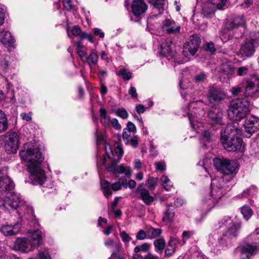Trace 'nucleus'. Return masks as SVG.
Listing matches in <instances>:
<instances>
[{"instance_id":"14","label":"nucleus","mask_w":259,"mask_h":259,"mask_svg":"<svg viewBox=\"0 0 259 259\" xmlns=\"http://www.w3.org/2000/svg\"><path fill=\"white\" fill-rule=\"evenodd\" d=\"M99 113L100 122L104 126L108 128L113 127L117 130L121 129V126L118 120L115 118H111L105 109L101 108L99 110Z\"/></svg>"},{"instance_id":"56","label":"nucleus","mask_w":259,"mask_h":259,"mask_svg":"<svg viewBox=\"0 0 259 259\" xmlns=\"http://www.w3.org/2000/svg\"><path fill=\"white\" fill-rule=\"evenodd\" d=\"M146 237L147 238V231L145 232L143 230H141L139 232H138L136 235V239L137 240H144Z\"/></svg>"},{"instance_id":"36","label":"nucleus","mask_w":259,"mask_h":259,"mask_svg":"<svg viewBox=\"0 0 259 259\" xmlns=\"http://www.w3.org/2000/svg\"><path fill=\"white\" fill-rule=\"evenodd\" d=\"M175 216L174 212L169 208H168L163 213L162 217V221L166 223H170L172 221Z\"/></svg>"},{"instance_id":"57","label":"nucleus","mask_w":259,"mask_h":259,"mask_svg":"<svg viewBox=\"0 0 259 259\" xmlns=\"http://www.w3.org/2000/svg\"><path fill=\"white\" fill-rule=\"evenodd\" d=\"M81 32V29L78 26H74L71 29L72 34L75 36H80Z\"/></svg>"},{"instance_id":"44","label":"nucleus","mask_w":259,"mask_h":259,"mask_svg":"<svg viewBox=\"0 0 259 259\" xmlns=\"http://www.w3.org/2000/svg\"><path fill=\"white\" fill-rule=\"evenodd\" d=\"M248 239L253 241V244L257 246V244L259 243V228L256 229L252 233L248 236Z\"/></svg>"},{"instance_id":"35","label":"nucleus","mask_w":259,"mask_h":259,"mask_svg":"<svg viewBox=\"0 0 259 259\" xmlns=\"http://www.w3.org/2000/svg\"><path fill=\"white\" fill-rule=\"evenodd\" d=\"M165 1L166 0H149V3L154 6V10H158L159 14H160L163 10Z\"/></svg>"},{"instance_id":"43","label":"nucleus","mask_w":259,"mask_h":259,"mask_svg":"<svg viewBox=\"0 0 259 259\" xmlns=\"http://www.w3.org/2000/svg\"><path fill=\"white\" fill-rule=\"evenodd\" d=\"M154 245L157 252H161L165 246V241L162 238L156 239L154 241Z\"/></svg>"},{"instance_id":"8","label":"nucleus","mask_w":259,"mask_h":259,"mask_svg":"<svg viewBox=\"0 0 259 259\" xmlns=\"http://www.w3.org/2000/svg\"><path fill=\"white\" fill-rule=\"evenodd\" d=\"M213 164L215 168L223 174L231 175L237 172L238 165L234 160L225 158H215L213 159Z\"/></svg>"},{"instance_id":"24","label":"nucleus","mask_w":259,"mask_h":259,"mask_svg":"<svg viewBox=\"0 0 259 259\" xmlns=\"http://www.w3.org/2000/svg\"><path fill=\"white\" fill-rule=\"evenodd\" d=\"M226 97V94L213 87H210L209 89L208 94L207 95V98L210 103H212L213 101H219L223 100Z\"/></svg>"},{"instance_id":"39","label":"nucleus","mask_w":259,"mask_h":259,"mask_svg":"<svg viewBox=\"0 0 259 259\" xmlns=\"http://www.w3.org/2000/svg\"><path fill=\"white\" fill-rule=\"evenodd\" d=\"M160 180L163 188L166 190L169 191L172 187L173 185L169 179L166 176L161 177Z\"/></svg>"},{"instance_id":"5","label":"nucleus","mask_w":259,"mask_h":259,"mask_svg":"<svg viewBox=\"0 0 259 259\" xmlns=\"http://www.w3.org/2000/svg\"><path fill=\"white\" fill-rule=\"evenodd\" d=\"M223 180L213 179L211 184L210 192L205 195L201 202V209L204 211H209L219 201L224 194L225 191L221 183Z\"/></svg>"},{"instance_id":"31","label":"nucleus","mask_w":259,"mask_h":259,"mask_svg":"<svg viewBox=\"0 0 259 259\" xmlns=\"http://www.w3.org/2000/svg\"><path fill=\"white\" fill-rule=\"evenodd\" d=\"M179 241L175 238H171L165 250V254L167 257L171 256L176 251Z\"/></svg>"},{"instance_id":"45","label":"nucleus","mask_w":259,"mask_h":259,"mask_svg":"<svg viewBox=\"0 0 259 259\" xmlns=\"http://www.w3.org/2000/svg\"><path fill=\"white\" fill-rule=\"evenodd\" d=\"M133 259H159V257L148 252L144 257L138 253H135L133 255Z\"/></svg>"},{"instance_id":"62","label":"nucleus","mask_w":259,"mask_h":259,"mask_svg":"<svg viewBox=\"0 0 259 259\" xmlns=\"http://www.w3.org/2000/svg\"><path fill=\"white\" fill-rule=\"evenodd\" d=\"M63 4L66 10L69 11L72 9L73 6L71 0H63Z\"/></svg>"},{"instance_id":"41","label":"nucleus","mask_w":259,"mask_h":259,"mask_svg":"<svg viewBox=\"0 0 259 259\" xmlns=\"http://www.w3.org/2000/svg\"><path fill=\"white\" fill-rule=\"evenodd\" d=\"M244 20L242 17L237 16L234 18L232 22L229 24L228 28L233 29L236 26L242 25L244 24Z\"/></svg>"},{"instance_id":"46","label":"nucleus","mask_w":259,"mask_h":259,"mask_svg":"<svg viewBox=\"0 0 259 259\" xmlns=\"http://www.w3.org/2000/svg\"><path fill=\"white\" fill-rule=\"evenodd\" d=\"M9 66V62L6 58H2L0 60V74L6 73L8 70Z\"/></svg>"},{"instance_id":"63","label":"nucleus","mask_w":259,"mask_h":259,"mask_svg":"<svg viewBox=\"0 0 259 259\" xmlns=\"http://www.w3.org/2000/svg\"><path fill=\"white\" fill-rule=\"evenodd\" d=\"M227 2V0H220L218 3H214L216 6V9L219 10L223 9L224 7L225 6Z\"/></svg>"},{"instance_id":"18","label":"nucleus","mask_w":259,"mask_h":259,"mask_svg":"<svg viewBox=\"0 0 259 259\" xmlns=\"http://www.w3.org/2000/svg\"><path fill=\"white\" fill-rule=\"evenodd\" d=\"M159 53L168 58L171 57L174 55L172 46H173L172 42L170 39H161L159 41Z\"/></svg>"},{"instance_id":"60","label":"nucleus","mask_w":259,"mask_h":259,"mask_svg":"<svg viewBox=\"0 0 259 259\" xmlns=\"http://www.w3.org/2000/svg\"><path fill=\"white\" fill-rule=\"evenodd\" d=\"M135 109L138 113L141 114L146 111V107L142 104H137L135 107Z\"/></svg>"},{"instance_id":"9","label":"nucleus","mask_w":259,"mask_h":259,"mask_svg":"<svg viewBox=\"0 0 259 259\" xmlns=\"http://www.w3.org/2000/svg\"><path fill=\"white\" fill-rule=\"evenodd\" d=\"M24 203L18 193H7L4 198L0 197V207L3 208H8L9 207H10L12 208L16 209L19 206L24 207H25L23 205Z\"/></svg>"},{"instance_id":"19","label":"nucleus","mask_w":259,"mask_h":259,"mask_svg":"<svg viewBox=\"0 0 259 259\" xmlns=\"http://www.w3.org/2000/svg\"><path fill=\"white\" fill-rule=\"evenodd\" d=\"M21 228V224L17 222L13 224H6L0 228L1 232L5 236L15 235L18 233Z\"/></svg>"},{"instance_id":"13","label":"nucleus","mask_w":259,"mask_h":259,"mask_svg":"<svg viewBox=\"0 0 259 259\" xmlns=\"http://www.w3.org/2000/svg\"><path fill=\"white\" fill-rule=\"evenodd\" d=\"M200 42V39L197 35L190 36L189 40L184 46V55L188 57L194 56L199 48Z\"/></svg>"},{"instance_id":"16","label":"nucleus","mask_w":259,"mask_h":259,"mask_svg":"<svg viewBox=\"0 0 259 259\" xmlns=\"http://www.w3.org/2000/svg\"><path fill=\"white\" fill-rule=\"evenodd\" d=\"M8 167L0 168V191H10L15 187L13 181L8 176Z\"/></svg>"},{"instance_id":"40","label":"nucleus","mask_w":259,"mask_h":259,"mask_svg":"<svg viewBox=\"0 0 259 259\" xmlns=\"http://www.w3.org/2000/svg\"><path fill=\"white\" fill-rule=\"evenodd\" d=\"M221 69L224 74L227 75L228 77H229V76L234 72V68L231 64L227 63H224L222 64Z\"/></svg>"},{"instance_id":"21","label":"nucleus","mask_w":259,"mask_h":259,"mask_svg":"<svg viewBox=\"0 0 259 259\" xmlns=\"http://www.w3.org/2000/svg\"><path fill=\"white\" fill-rule=\"evenodd\" d=\"M256 249L257 246L255 244L250 243H244L240 247L241 258L245 259V257L249 258Z\"/></svg>"},{"instance_id":"4","label":"nucleus","mask_w":259,"mask_h":259,"mask_svg":"<svg viewBox=\"0 0 259 259\" xmlns=\"http://www.w3.org/2000/svg\"><path fill=\"white\" fill-rule=\"evenodd\" d=\"M106 154H104L101 159L102 164L105 166L108 171L114 174H124L130 178L132 174V170L130 166L125 164L117 165L119 162V159H115V155L111 150L110 146L107 144L105 145Z\"/></svg>"},{"instance_id":"11","label":"nucleus","mask_w":259,"mask_h":259,"mask_svg":"<svg viewBox=\"0 0 259 259\" xmlns=\"http://www.w3.org/2000/svg\"><path fill=\"white\" fill-rule=\"evenodd\" d=\"M230 243L231 239L223 233L218 238L217 241H215L213 236L210 235L209 237V245L211 251L214 253H217L220 250L227 247Z\"/></svg>"},{"instance_id":"30","label":"nucleus","mask_w":259,"mask_h":259,"mask_svg":"<svg viewBox=\"0 0 259 259\" xmlns=\"http://www.w3.org/2000/svg\"><path fill=\"white\" fill-rule=\"evenodd\" d=\"M0 41L4 45L11 46L14 42V38L8 31L0 32Z\"/></svg>"},{"instance_id":"51","label":"nucleus","mask_w":259,"mask_h":259,"mask_svg":"<svg viewBox=\"0 0 259 259\" xmlns=\"http://www.w3.org/2000/svg\"><path fill=\"white\" fill-rule=\"evenodd\" d=\"M37 259H51L48 249H45L39 251Z\"/></svg>"},{"instance_id":"2","label":"nucleus","mask_w":259,"mask_h":259,"mask_svg":"<svg viewBox=\"0 0 259 259\" xmlns=\"http://www.w3.org/2000/svg\"><path fill=\"white\" fill-rule=\"evenodd\" d=\"M207 107V105L201 100H199L191 102L185 111L191 127L197 133L201 134L200 140L205 145L213 137L208 131H206L201 121V117L204 115Z\"/></svg>"},{"instance_id":"6","label":"nucleus","mask_w":259,"mask_h":259,"mask_svg":"<svg viewBox=\"0 0 259 259\" xmlns=\"http://www.w3.org/2000/svg\"><path fill=\"white\" fill-rule=\"evenodd\" d=\"M42 233L39 230L30 232L26 238H18L14 243L15 250L27 253L39 246L42 242Z\"/></svg>"},{"instance_id":"52","label":"nucleus","mask_w":259,"mask_h":259,"mask_svg":"<svg viewBox=\"0 0 259 259\" xmlns=\"http://www.w3.org/2000/svg\"><path fill=\"white\" fill-rule=\"evenodd\" d=\"M117 116L122 118V119H127L128 117L127 111L123 108H120L117 109L115 111Z\"/></svg>"},{"instance_id":"38","label":"nucleus","mask_w":259,"mask_h":259,"mask_svg":"<svg viewBox=\"0 0 259 259\" xmlns=\"http://www.w3.org/2000/svg\"><path fill=\"white\" fill-rule=\"evenodd\" d=\"M241 212L246 220H249L253 213L251 208L247 205H244L241 207Z\"/></svg>"},{"instance_id":"49","label":"nucleus","mask_w":259,"mask_h":259,"mask_svg":"<svg viewBox=\"0 0 259 259\" xmlns=\"http://www.w3.org/2000/svg\"><path fill=\"white\" fill-rule=\"evenodd\" d=\"M118 75L122 76L125 80H128L132 77V73L124 68L121 69L119 71Z\"/></svg>"},{"instance_id":"1","label":"nucleus","mask_w":259,"mask_h":259,"mask_svg":"<svg viewBox=\"0 0 259 259\" xmlns=\"http://www.w3.org/2000/svg\"><path fill=\"white\" fill-rule=\"evenodd\" d=\"M19 154L21 159L27 163L33 184L42 185L46 180L45 171L40 167L44 158L37 144L34 141L25 143Z\"/></svg>"},{"instance_id":"61","label":"nucleus","mask_w":259,"mask_h":259,"mask_svg":"<svg viewBox=\"0 0 259 259\" xmlns=\"http://www.w3.org/2000/svg\"><path fill=\"white\" fill-rule=\"evenodd\" d=\"M115 249L113 251L111 256L108 259H112V256H115L117 253L119 252L121 250V244L119 243L115 245Z\"/></svg>"},{"instance_id":"58","label":"nucleus","mask_w":259,"mask_h":259,"mask_svg":"<svg viewBox=\"0 0 259 259\" xmlns=\"http://www.w3.org/2000/svg\"><path fill=\"white\" fill-rule=\"evenodd\" d=\"M248 68L245 66L240 67L237 70V74L238 76H242L247 73Z\"/></svg>"},{"instance_id":"34","label":"nucleus","mask_w":259,"mask_h":259,"mask_svg":"<svg viewBox=\"0 0 259 259\" xmlns=\"http://www.w3.org/2000/svg\"><path fill=\"white\" fill-rule=\"evenodd\" d=\"M162 233V230L159 228L150 227L147 230L148 239H154L159 237Z\"/></svg>"},{"instance_id":"53","label":"nucleus","mask_w":259,"mask_h":259,"mask_svg":"<svg viewBox=\"0 0 259 259\" xmlns=\"http://www.w3.org/2000/svg\"><path fill=\"white\" fill-rule=\"evenodd\" d=\"M207 78V75L203 72L196 75L194 77V81L196 82H201L204 81Z\"/></svg>"},{"instance_id":"23","label":"nucleus","mask_w":259,"mask_h":259,"mask_svg":"<svg viewBox=\"0 0 259 259\" xmlns=\"http://www.w3.org/2000/svg\"><path fill=\"white\" fill-rule=\"evenodd\" d=\"M147 5L143 0H134L132 6V12L138 17L144 13L147 9Z\"/></svg>"},{"instance_id":"25","label":"nucleus","mask_w":259,"mask_h":259,"mask_svg":"<svg viewBox=\"0 0 259 259\" xmlns=\"http://www.w3.org/2000/svg\"><path fill=\"white\" fill-rule=\"evenodd\" d=\"M162 28L163 30L168 33H176L180 31V26L177 25L175 22L172 20L166 19L162 23Z\"/></svg>"},{"instance_id":"28","label":"nucleus","mask_w":259,"mask_h":259,"mask_svg":"<svg viewBox=\"0 0 259 259\" xmlns=\"http://www.w3.org/2000/svg\"><path fill=\"white\" fill-rule=\"evenodd\" d=\"M240 228V226L239 225L233 223L231 225L226 228V230L223 233V234L231 240V239L238 235Z\"/></svg>"},{"instance_id":"15","label":"nucleus","mask_w":259,"mask_h":259,"mask_svg":"<svg viewBox=\"0 0 259 259\" xmlns=\"http://www.w3.org/2000/svg\"><path fill=\"white\" fill-rule=\"evenodd\" d=\"M244 136L250 137L252 134L259 130V118L255 116L247 117L243 124Z\"/></svg>"},{"instance_id":"27","label":"nucleus","mask_w":259,"mask_h":259,"mask_svg":"<svg viewBox=\"0 0 259 259\" xmlns=\"http://www.w3.org/2000/svg\"><path fill=\"white\" fill-rule=\"evenodd\" d=\"M216 6L214 3L207 2L202 8V14L205 17L210 18L214 14Z\"/></svg>"},{"instance_id":"64","label":"nucleus","mask_w":259,"mask_h":259,"mask_svg":"<svg viewBox=\"0 0 259 259\" xmlns=\"http://www.w3.org/2000/svg\"><path fill=\"white\" fill-rule=\"evenodd\" d=\"M253 4L252 0H245L244 2L241 5V7L243 9H247L250 7Z\"/></svg>"},{"instance_id":"54","label":"nucleus","mask_w":259,"mask_h":259,"mask_svg":"<svg viewBox=\"0 0 259 259\" xmlns=\"http://www.w3.org/2000/svg\"><path fill=\"white\" fill-rule=\"evenodd\" d=\"M120 236L122 241L125 244H127L132 240V238L124 231L120 232Z\"/></svg>"},{"instance_id":"12","label":"nucleus","mask_w":259,"mask_h":259,"mask_svg":"<svg viewBox=\"0 0 259 259\" xmlns=\"http://www.w3.org/2000/svg\"><path fill=\"white\" fill-rule=\"evenodd\" d=\"M244 94L246 97L259 96V78L253 76L246 80Z\"/></svg>"},{"instance_id":"17","label":"nucleus","mask_w":259,"mask_h":259,"mask_svg":"<svg viewBox=\"0 0 259 259\" xmlns=\"http://www.w3.org/2000/svg\"><path fill=\"white\" fill-rule=\"evenodd\" d=\"M255 48L251 40L246 38L241 44L237 55L245 59L251 57L254 54Z\"/></svg>"},{"instance_id":"32","label":"nucleus","mask_w":259,"mask_h":259,"mask_svg":"<svg viewBox=\"0 0 259 259\" xmlns=\"http://www.w3.org/2000/svg\"><path fill=\"white\" fill-rule=\"evenodd\" d=\"M8 127L7 117L5 113L0 110V133L5 132Z\"/></svg>"},{"instance_id":"55","label":"nucleus","mask_w":259,"mask_h":259,"mask_svg":"<svg viewBox=\"0 0 259 259\" xmlns=\"http://www.w3.org/2000/svg\"><path fill=\"white\" fill-rule=\"evenodd\" d=\"M158 179L153 177H150L148 180L149 188L150 190H153L157 185Z\"/></svg>"},{"instance_id":"22","label":"nucleus","mask_w":259,"mask_h":259,"mask_svg":"<svg viewBox=\"0 0 259 259\" xmlns=\"http://www.w3.org/2000/svg\"><path fill=\"white\" fill-rule=\"evenodd\" d=\"M101 187L103 189V194L106 197H108L112 195V192L110 189V187L113 191H116L120 190L122 188L121 184L118 182L112 184L111 186L108 182L106 181H102L101 183Z\"/></svg>"},{"instance_id":"37","label":"nucleus","mask_w":259,"mask_h":259,"mask_svg":"<svg viewBox=\"0 0 259 259\" xmlns=\"http://www.w3.org/2000/svg\"><path fill=\"white\" fill-rule=\"evenodd\" d=\"M88 64L91 68L97 64L98 60V56L97 53L92 52L90 53L88 58H86Z\"/></svg>"},{"instance_id":"42","label":"nucleus","mask_w":259,"mask_h":259,"mask_svg":"<svg viewBox=\"0 0 259 259\" xmlns=\"http://www.w3.org/2000/svg\"><path fill=\"white\" fill-rule=\"evenodd\" d=\"M233 223L230 217L228 216L225 217L219 222V228H223L226 229L227 227L231 225Z\"/></svg>"},{"instance_id":"10","label":"nucleus","mask_w":259,"mask_h":259,"mask_svg":"<svg viewBox=\"0 0 259 259\" xmlns=\"http://www.w3.org/2000/svg\"><path fill=\"white\" fill-rule=\"evenodd\" d=\"M21 135L16 132L8 133L5 136V149L8 154L15 153L19 147Z\"/></svg>"},{"instance_id":"20","label":"nucleus","mask_w":259,"mask_h":259,"mask_svg":"<svg viewBox=\"0 0 259 259\" xmlns=\"http://www.w3.org/2000/svg\"><path fill=\"white\" fill-rule=\"evenodd\" d=\"M122 139L126 145H131L134 148H137L138 146L139 138L138 136L126 129H123Z\"/></svg>"},{"instance_id":"47","label":"nucleus","mask_w":259,"mask_h":259,"mask_svg":"<svg viewBox=\"0 0 259 259\" xmlns=\"http://www.w3.org/2000/svg\"><path fill=\"white\" fill-rule=\"evenodd\" d=\"M247 39L251 40V43L255 48L259 46V32L252 33L250 34V37Z\"/></svg>"},{"instance_id":"3","label":"nucleus","mask_w":259,"mask_h":259,"mask_svg":"<svg viewBox=\"0 0 259 259\" xmlns=\"http://www.w3.org/2000/svg\"><path fill=\"white\" fill-rule=\"evenodd\" d=\"M240 128L234 124H229L221 133V141L223 147L228 151H242L243 149L242 140L239 137Z\"/></svg>"},{"instance_id":"50","label":"nucleus","mask_w":259,"mask_h":259,"mask_svg":"<svg viewBox=\"0 0 259 259\" xmlns=\"http://www.w3.org/2000/svg\"><path fill=\"white\" fill-rule=\"evenodd\" d=\"M114 152L115 155L117 156V158H115V159H119V161H120L123 154V150L119 144L116 143L115 144Z\"/></svg>"},{"instance_id":"33","label":"nucleus","mask_w":259,"mask_h":259,"mask_svg":"<svg viewBox=\"0 0 259 259\" xmlns=\"http://www.w3.org/2000/svg\"><path fill=\"white\" fill-rule=\"evenodd\" d=\"M95 135L96 138V142L98 144L104 143L106 137V132L105 130H100L97 128Z\"/></svg>"},{"instance_id":"7","label":"nucleus","mask_w":259,"mask_h":259,"mask_svg":"<svg viewBox=\"0 0 259 259\" xmlns=\"http://www.w3.org/2000/svg\"><path fill=\"white\" fill-rule=\"evenodd\" d=\"M251 110V104L246 99L233 100L228 110L229 118L232 120L240 121L245 117Z\"/></svg>"},{"instance_id":"29","label":"nucleus","mask_w":259,"mask_h":259,"mask_svg":"<svg viewBox=\"0 0 259 259\" xmlns=\"http://www.w3.org/2000/svg\"><path fill=\"white\" fill-rule=\"evenodd\" d=\"M137 191L140 194V197L144 202L147 205L151 204L154 201V198L149 195V191L144 188L138 187Z\"/></svg>"},{"instance_id":"48","label":"nucleus","mask_w":259,"mask_h":259,"mask_svg":"<svg viewBox=\"0 0 259 259\" xmlns=\"http://www.w3.org/2000/svg\"><path fill=\"white\" fill-rule=\"evenodd\" d=\"M150 245L147 243H144L141 245H138L134 248V252L138 253L140 251L146 252L148 251Z\"/></svg>"},{"instance_id":"26","label":"nucleus","mask_w":259,"mask_h":259,"mask_svg":"<svg viewBox=\"0 0 259 259\" xmlns=\"http://www.w3.org/2000/svg\"><path fill=\"white\" fill-rule=\"evenodd\" d=\"M208 116L213 124H223V112L219 108H212L208 113Z\"/></svg>"},{"instance_id":"59","label":"nucleus","mask_w":259,"mask_h":259,"mask_svg":"<svg viewBox=\"0 0 259 259\" xmlns=\"http://www.w3.org/2000/svg\"><path fill=\"white\" fill-rule=\"evenodd\" d=\"M127 131L130 132L131 133H134L136 131V127L135 125L132 122L128 121L127 123Z\"/></svg>"}]
</instances>
